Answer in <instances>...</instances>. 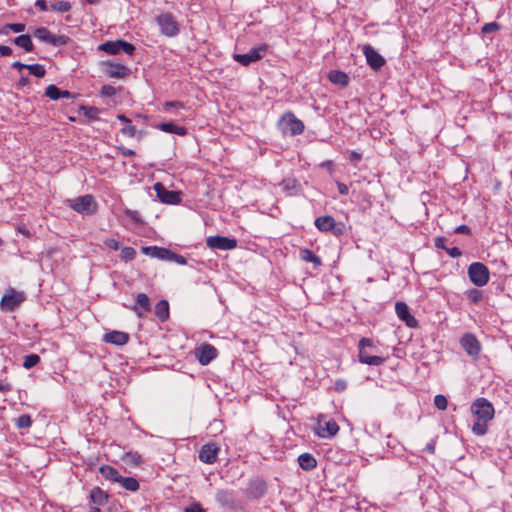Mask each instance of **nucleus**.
<instances>
[{
  "mask_svg": "<svg viewBox=\"0 0 512 512\" xmlns=\"http://www.w3.org/2000/svg\"><path fill=\"white\" fill-rule=\"evenodd\" d=\"M25 301V295L23 292L16 291L13 288H9L3 295L0 301V307L2 311L13 312Z\"/></svg>",
  "mask_w": 512,
  "mask_h": 512,
  "instance_id": "5",
  "label": "nucleus"
},
{
  "mask_svg": "<svg viewBox=\"0 0 512 512\" xmlns=\"http://www.w3.org/2000/svg\"><path fill=\"white\" fill-rule=\"evenodd\" d=\"M268 46L266 44L253 47L249 52L244 54H233V60L243 66H249L251 63L256 62L263 58L267 52Z\"/></svg>",
  "mask_w": 512,
  "mask_h": 512,
  "instance_id": "7",
  "label": "nucleus"
},
{
  "mask_svg": "<svg viewBox=\"0 0 512 512\" xmlns=\"http://www.w3.org/2000/svg\"><path fill=\"white\" fill-rule=\"evenodd\" d=\"M315 226L322 232H330L336 228V222L332 216H320L315 219Z\"/></svg>",
  "mask_w": 512,
  "mask_h": 512,
  "instance_id": "23",
  "label": "nucleus"
},
{
  "mask_svg": "<svg viewBox=\"0 0 512 512\" xmlns=\"http://www.w3.org/2000/svg\"><path fill=\"white\" fill-rule=\"evenodd\" d=\"M154 313L157 318L164 322L169 318V303L166 300H160L154 308Z\"/></svg>",
  "mask_w": 512,
  "mask_h": 512,
  "instance_id": "28",
  "label": "nucleus"
},
{
  "mask_svg": "<svg viewBox=\"0 0 512 512\" xmlns=\"http://www.w3.org/2000/svg\"><path fill=\"white\" fill-rule=\"evenodd\" d=\"M103 341L116 346H123L129 341V334L122 331H111L103 336Z\"/></svg>",
  "mask_w": 512,
  "mask_h": 512,
  "instance_id": "19",
  "label": "nucleus"
},
{
  "mask_svg": "<svg viewBox=\"0 0 512 512\" xmlns=\"http://www.w3.org/2000/svg\"><path fill=\"white\" fill-rule=\"evenodd\" d=\"M206 246L210 249L233 250L237 247V240L225 236H209L206 239Z\"/></svg>",
  "mask_w": 512,
  "mask_h": 512,
  "instance_id": "11",
  "label": "nucleus"
},
{
  "mask_svg": "<svg viewBox=\"0 0 512 512\" xmlns=\"http://www.w3.org/2000/svg\"><path fill=\"white\" fill-rule=\"evenodd\" d=\"M125 214L134 222H141V219L139 217V212L136 211V210H130V209H126L125 210Z\"/></svg>",
  "mask_w": 512,
  "mask_h": 512,
  "instance_id": "54",
  "label": "nucleus"
},
{
  "mask_svg": "<svg viewBox=\"0 0 512 512\" xmlns=\"http://www.w3.org/2000/svg\"><path fill=\"white\" fill-rule=\"evenodd\" d=\"M216 502L223 508L237 510L243 508V503L237 498L234 490L219 489L215 494Z\"/></svg>",
  "mask_w": 512,
  "mask_h": 512,
  "instance_id": "3",
  "label": "nucleus"
},
{
  "mask_svg": "<svg viewBox=\"0 0 512 512\" xmlns=\"http://www.w3.org/2000/svg\"><path fill=\"white\" fill-rule=\"evenodd\" d=\"M454 232L456 234H469L470 228L467 225H460L455 228Z\"/></svg>",
  "mask_w": 512,
  "mask_h": 512,
  "instance_id": "59",
  "label": "nucleus"
},
{
  "mask_svg": "<svg viewBox=\"0 0 512 512\" xmlns=\"http://www.w3.org/2000/svg\"><path fill=\"white\" fill-rule=\"evenodd\" d=\"M158 129H160L163 132L166 133H173L176 135L184 136L187 133V129L183 126H177L173 123H161L157 126Z\"/></svg>",
  "mask_w": 512,
  "mask_h": 512,
  "instance_id": "29",
  "label": "nucleus"
},
{
  "mask_svg": "<svg viewBox=\"0 0 512 512\" xmlns=\"http://www.w3.org/2000/svg\"><path fill=\"white\" fill-rule=\"evenodd\" d=\"M80 110L83 111L84 116L90 121L99 120V109L96 107L81 106Z\"/></svg>",
  "mask_w": 512,
  "mask_h": 512,
  "instance_id": "36",
  "label": "nucleus"
},
{
  "mask_svg": "<svg viewBox=\"0 0 512 512\" xmlns=\"http://www.w3.org/2000/svg\"><path fill=\"white\" fill-rule=\"evenodd\" d=\"M362 159L361 153H358L356 151H351L349 155L350 162L357 164Z\"/></svg>",
  "mask_w": 512,
  "mask_h": 512,
  "instance_id": "58",
  "label": "nucleus"
},
{
  "mask_svg": "<svg viewBox=\"0 0 512 512\" xmlns=\"http://www.w3.org/2000/svg\"><path fill=\"white\" fill-rule=\"evenodd\" d=\"M71 3L68 1H54L51 3V9L55 12L65 13L71 10Z\"/></svg>",
  "mask_w": 512,
  "mask_h": 512,
  "instance_id": "35",
  "label": "nucleus"
},
{
  "mask_svg": "<svg viewBox=\"0 0 512 512\" xmlns=\"http://www.w3.org/2000/svg\"><path fill=\"white\" fill-rule=\"evenodd\" d=\"M104 244L105 246H107L108 248L112 249V250H118L119 247H120V244L119 242L114 239V238H107L105 241H104Z\"/></svg>",
  "mask_w": 512,
  "mask_h": 512,
  "instance_id": "53",
  "label": "nucleus"
},
{
  "mask_svg": "<svg viewBox=\"0 0 512 512\" xmlns=\"http://www.w3.org/2000/svg\"><path fill=\"white\" fill-rule=\"evenodd\" d=\"M120 257L124 261H132L136 257V251L132 247H124L121 249Z\"/></svg>",
  "mask_w": 512,
  "mask_h": 512,
  "instance_id": "41",
  "label": "nucleus"
},
{
  "mask_svg": "<svg viewBox=\"0 0 512 512\" xmlns=\"http://www.w3.org/2000/svg\"><path fill=\"white\" fill-rule=\"evenodd\" d=\"M362 52L373 70L378 71L385 65V59L371 45H364Z\"/></svg>",
  "mask_w": 512,
  "mask_h": 512,
  "instance_id": "13",
  "label": "nucleus"
},
{
  "mask_svg": "<svg viewBox=\"0 0 512 512\" xmlns=\"http://www.w3.org/2000/svg\"><path fill=\"white\" fill-rule=\"evenodd\" d=\"M90 499L96 505H105L108 501V494L100 487H94L90 492Z\"/></svg>",
  "mask_w": 512,
  "mask_h": 512,
  "instance_id": "27",
  "label": "nucleus"
},
{
  "mask_svg": "<svg viewBox=\"0 0 512 512\" xmlns=\"http://www.w3.org/2000/svg\"><path fill=\"white\" fill-rule=\"evenodd\" d=\"M219 448L214 443H208L201 447L199 459L203 463L213 464L217 460Z\"/></svg>",
  "mask_w": 512,
  "mask_h": 512,
  "instance_id": "16",
  "label": "nucleus"
},
{
  "mask_svg": "<svg viewBox=\"0 0 512 512\" xmlns=\"http://www.w3.org/2000/svg\"><path fill=\"white\" fill-rule=\"evenodd\" d=\"M25 28L26 26L23 23H9L4 26L2 33H6L5 30L7 29L12 30L15 33H21L25 30Z\"/></svg>",
  "mask_w": 512,
  "mask_h": 512,
  "instance_id": "44",
  "label": "nucleus"
},
{
  "mask_svg": "<svg viewBox=\"0 0 512 512\" xmlns=\"http://www.w3.org/2000/svg\"><path fill=\"white\" fill-rule=\"evenodd\" d=\"M499 29H500V25L497 22H490V23H486L482 27V32L483 33H491V32L497 31Z\"/></svg>",
  "mask_w": 512,
  "mask_h": 512,
  "instance_id": "52",
  "label": "nucleus"
},
{
  "mask_svg": "<svg viewBox=\"0 0 512 512\" xmlns=\"http://www.w3.org/2000/svg\"><path fill=\"white\" fill-rule=\"evenodd\" d=\"M14 43L23 48L27 52H32L34 50V45L29 35L22 34L14 39Z\"/></svg>",
  "mask_w": 512,
  "mask_h": 512,
  "instance_id": "31",
  "label": "nucleus"
},
{
  "mask_svg": "<svg viewBox=\"0 0 512 512\" xmlns=\"http://www.w3.org/2000/svg\"><path fill=\"white\" fill-rule=\"evenodd\" d=\"M343 231H344V225L336 223V228L332 229L331 232H333L334 235L339 236V235L343 234Z\"/></svg>",
  "mask_w": 512,
  "mask_h": 512,
  "instance_id": "64",
  "label": "nucleus"
},
{
  "mask_svg": "<svg viewBox=\"0 0 512 512\" xmlns=\"http://www.w3.org/2000/svg\"><path fill=\"white\" fill-rule=\"evenodd\" d=\"M282 185L284 190L290 191L296 188V180L295 179H286L283 180Z\"/></svg>",
  "mask_w": 512,
  "mask_h": 512,
  "instance_id": "56",
  "label": "nucleus"
},
{
  "mask_svg": "<svg viewBox=\"0 0 512 512\" xmlns=\"http://www.w3.org/2000/svg\"><path fill=\"white\" fill-rule=\"evenodd\" d=\"M117 89L112 85H103L101 88V95L106 97H112L116 95Z\"/></svg>",
  "mask_w": 512,
  "mask_h": 512,
  "instance_id": "49",
  "label": "nucleus"
},
{
  "mask_svg": "<svg viewBox=\"0 0 512 512\" xmlns=\"http://www.w3.org/2000/svg\"><path fill=\"white\" fill-rule=\"evenodd\" d=\"M280 125L284 133H290L292 136L302 134L305 128L304 123L291 112L282 116Z\"/></svg>",
  "mask_w": 512,
  "mask_h": 512,
  "instance_id": "8",
  "label": "nucleus"
},
{
  "mask_svg": "<svg viewBox=\"0 0 512 512\" xmlns=\"http://www.w3.org/2000/svg\"><path fill=\"white\" fill-rule=\"evenodd\" d=\"M35 6L38 7L41 11H47V1L46 0H36Z\"/></svg>",
  "mask_w": 512,
  "mask_h": 512,
  "instance_id": "62",
  "label": "nucleus"
},
{
  "mask_svg": "<svg viewBox=\"0 0 512 512\" xmlns=\"http://www.w3.org/2000/svg\"><path fill=\"white\" fill-rule=\"evenodd\" d=\"M33 421L29 414H22L16 420V426L19 429H26L31 427Z\"/></svg>",
  "mask_w": 512,
  "mask_h": 512,
  "instance_id": "37",
  "label": "nucleus"
},
{
  "mask_svg": "<svg viewBox=\"0 0 512 512\" xmlns=\"http://www.w3.org/2000/svg\"><path fill=\"white\" fill-rule=\"evenodd\" d=\"M217 349L211 344H203L196 350L198 361L202 365H208L212 360L217 357Z\"/></svg>",
  "mask_w": 512,
  "mask_h": 512,
  "instance_id": "14",
  "label": "nucleus"
},
{
  "mask_svg": "<svg viewBox=\"0 0 512 512\" xmlns=\"http://www.w3.org/2000/svg\"><path fill=\"white\" fill-rule=\"evenodd\" d=\"M467 272L470 281L478 287L486 285L489 281V269L481 262H474L470 264Z\"/></svg>",
  "mask_w": 512,
  "mask_h": 512,
  "instance_id": "4",
  "label": "nucleus"
},
{
  "mask_svg": "<svg viewBox=\"0 0 512 512\" xmlns=\"http://www.w3.org/2000/svg\"><path fill=\"white\" fill-rule=\"evenodd\" d=\"M450 257L457 258L462 255L461 250L458 247L446 248L445 250Z\"/></svg>",
  "mask_w": 512,
  "mask_h": 512,
  "instance_id": "57",
  "label": "nucleus"
},
{
  "mask_svg": "<svg viewBox=\"0 0 512 512\" xmlns=\"http://www.w3.org/2000/svg\"><path fill=\"white\" fill-rule=\"evenodd\" d=\"M170 258H169V261L170 262H175L179 265H186L187 264V260L184 256L180 255V254H177L175 252H173L171 250V253H170Z\"/></svg>",
  "mask_w": 512,
  "mask_h": 512,
  "instance_id": "46",
  "label": "nucleus"
},
{
  "mask_svg": "<svg viewBox=\"0 0 512 512\" xmlns=\"http://www.w3.org/2000/svg\"><path fill=\"white\" fill-rule=\"evenodd\" d=\"M445 242H446L445 238L438 237L435 239V246L439 249L446 250L447 247L445 246Z\"/></svg>",
  "mask_w": 512,
  "mask_h": 512,
  "instance_id": "60",
  "label": "nucleus"
},
{
  "mask_svg": "<svg viewBox=\"0 0 512 512\" xmlns=\"http://www.w3.org/2000/svg\"><path fill=\"white\" fill-rule=\"evenodd\" d=\"M153 188L156 192L158 199L162 203L171 205L180 203L181 197L179 192L166 189L165 186L160 182L155 183Z\"/></svg>",
  "mask_w": 512,
  "mask_h": 512,
  "instance_id": "12",
  "label": "nucleus"
},
{
  "mask_svg": "<svg viewBox=\"0 0 512 512\" xmlns=\"http://www.w3.org/2000/svg\"><path fill=\"white\" fill-rule=\"evenodd\" d=\"M328 79L336 85H340L342 87H345L349 83V77L346 73L340 71V70H331L328 74Z\"/></svg>",
  "mask_w": 512,
  "mask_h": 512,
  "instance_id": "26",
  "label": "nucleus"
},
{
  "mask_svg": "<svg viewBox=\"0 0 512 512\" xmlns=\"http://www.w3.org/2000/svg\"><path fill=\"white\" fill-rule=\"evenodd\" d=\"M184 512H206L199 503H193L184 509Z\"/></svg>",
  "mask_w": 512,
  "mask_h": 512,
  "instance_id": "55",
  "label": "nucleus"
},
{
  "mask_svg": "<svg viewBox=\"0 0 512 512\" xmlns=\"http://www.w3.org/2000/svg\"><path fill=\"white\" fill-rule=\"evenodd\" d=\"M373 343L369 338H362L358 343V359L361 363L370 366H380L385 362V358L380 356L369 355L366 351V347H372Z\"/></svg>",
  "mask_w": 512,
  "mask_h": 512,
  "instance_id": "6",
  "label": "nucleus"
},
{
  "mask_svg": "<svg viewBox=\"0 0 512 512\" xmlns=\"http://www.w3.org/2000/svg\"><path fill=\"white\" fill-rule=\"evenodd\" d=\"M27 69L29 70V73L31 75H34L38 78H42L46 74V70H45L44 66L41 64L28 65Z\"/></svg>",
  "mask_w": 512,
  "mask_h": 512,
  "instance_id": "38",
  "label": "nucleus"
},
{
  "mask_svg": "<svg viewBox=\"0 0 512 512\" xmlns=\"http://www.w3.org/2000/svg\"><path fill=\"white\" fill-rule=\"evenodd\" d=\"M143 254L163 261H169L171 250L159 246H144L141 248Z\"/></svg>",
  "mask_w": 512,
  "mask_h": 512,
  "instance_id": "18",
  "label": "nucleus"
},
{
  "mask_svg": "<svg viewBox=\"0 0 512 512\" xmlns=\"http://www.w3.org/2000/svg\"><path fill=\"white\" fill-rule=\"evenodd\" d=\"M471 412L477 418L472 426V432L476 435L483 436L487 433V423L494 417V407L485 398H477L471 404Z\"/></svg>",
  "mask_w": 512,
  "mask_h": 512,
  "instance_id": "1",
  "label": "nucleus"
},
{
  "mask_svg": "<svg viewBox=\"0 0 512 512\" xmlns=\"http://www.w3.org/2000/svg\"><path fill=\"white\" fill-rule=\"evenodd\" d=\"M118 483L130 492H136L139 489V482L133 477L122 476Z\"/></svg>",
  "mask_w": 512,
  "mask_h": 512,
  "instance_id": "33",
  "label": "nucleus"
},
{
  "mask_svg": "<svg viewBox=\"0 0 512 512\" xmlns=\"http://www.w3.org/2000/svg\"><path fill=\"white\" fill-rule=\"evenodd\" d=\"M120 51H124L128 55H132L135 51V47L129 42L120 40Z\"/></svg>",
  "mask_w": 512,
  "mask_h": 512,
  "instance_id": "48",
  "label": "nucleus"
},
{
  "mask_svg": "<svg viewBox=\"0 0 512 512\" xmlns=\"http://www.w3.org/2000/svg\"><path fill=\"white\" fill-rule=\"evenodd\" d=\"M298 464L305 471H311L317 466L315 457L310 453H302L298 456Z\"/></svg>",
  "mask_w": 512,
  "mask_h": 512,
  "instance_id": "24",
  "label": "nucleus"
},
{
  "mask_svg": "<svg viewBox=\"0 0 512 512\" xmlns=\"http://www.w3.org/2000/svg\"><path fill=\"white\" fill-rule=\"evenodd\" d=\"M0 54L2 56H10L12 54V49L9 46L0 45Z\"/></svg>",
  "mask_w": 512,
  "mask_h": 512,
  "instance_id": "61",
  "label": "nucleus"
},
{
  "mask_svg": "<svg viewBox=\"0 0 512 512\" xmlns=\"http://www.w3.org/2000/svg\"><path fill=\"white\" fill-rule=\"evenodd\" d=\"M172 108H184V104L180 101H168L163 105V109L166 112L170 111Z\"/></svg>",
  "mask_w": 512,
  "mask_h": 512,
  "instance_id": "51",
  "label": "nucleus"
},
{
  "mask_svg": "<svg viewBox=\"0 0 512 512\" xmlns=\"http://www.w3.org/2000/svg\"><path fill=\"white\" fill-rule=\"evenodd\" d=\"M299 257L302 261L311 262L316 267L320 266L322 264L320 257L315 255L310 249H307V248L300 249Z\"/></svg>",
  "mask_w": 512,
  "mask_h": 512,
  "instance_id": "30",
  "label": "nucleus"
},
{
  "mask_svg": "<svg viewBox=\"0 0 512 512\" xmlns=\"http://www.w3.org/2000/svg\"><path fill=\"white\" fill-rule=\"evenodd\" d=\"M61 90L55 85H49L45 90V95L49 97L51 100L60 99Z\"/></svg>",
  "mask_w": 512,
  "mask_h": 512,
  "instance_id": "42",
  "label": "nucleus"
},
{
  "mask_svg": "<svg viewBox=\"0 0 512 512\" xmlns=\"http://www.w3.org/2000/svg\"><path fill=\"white\" fill-rule=\"evenodd\" d=\"M66 202L70 208L82 215H91L97 209V203L90 194L79 196L75 199H69Z\"/></svg>",
  "mask_w": 512,
  "mask_h": 512,
  "instance_id": "2",
  "label": "nucleus"
},
{
  "mask_svg": "<svg viewBox=\"0 0 512 512\" xmlns=\"http://www.w3.org/2000/svg\"><path fill=\"white\" fill-rule=\"evenodd\" d=\"M395 311L400 320L405 322V324L410 328H415L418 326V321L414 316L411 315L409 308L404 302H397L395 304Z\"/></svg>",
  "mask_w": 512,
  "mask_h": 512,
  "instance_id": "15",
  "label": "nucleus"
},
{
  "mask_svg": "<svg viewBox=\"0 0 512 512\" xmlns=\"http://www.w3.org/2000/svg\"><path fill=\"white\" fill-rule=\"evenodd\" d=\"M130 73V69L122 64L108 63L106 68V74L110 78L123 79L126 78Z\"/></svg>",
  "mask_w": 512,
  "mask_h": 512,
  "instance_id": "20",
  "label": "nucleus"
},
{
  "mask_svg": "<svg viewBox=\"0 0 512 512\" xmlns=\"http://www.w3.org/2000/svg\"><path fill=\"white\" fill-rule=\"evenodd\" d=\"M434 404L439 410H445L448 405V401L444 395H436L434 398Z\"/></svg>",
  "mask_w": 512,
  "mask_h": 512,
  "instance_id": "45",
  "label": "nucleus"
},
{
  "mask_svg": "<svg viewBox=\"0 0 512 512\" xmlns=\"http://www.w3.org/2000/svg\"><path fill=\"white\" fill-rule=\"evenodd\" d=\"M40 362V357L37 354H29L24 358L23 367L31 369Z\"/></svg>",
  "mask_w": 512,
  "mask_h": 512,
  "instance_id": "40",
  "label": "nucleus"
},
{
  "mask_svg": "<svg viewBox=\"0 0 512 512\" xmlns=\"http://www.w3.org/2000/svg\"><path fill=\"white\" fill-rule=\"evenodd\" d=\"M68 38L64 35H53L51 45L53 46H62L67 43Z\"/></svg>",
  "mask_w": 512,
  "mask_h": 512,
  "instance_id": "50",
  "label": "nucleus"
},
{
  "mask_svg": "<svg viewBox=\"0 0 512 512\" xmlns=\"http://www.w3.org/2000/svg\"><path fill=\"white\" fill-rule=\"evenodd\" d=\"M460 345L465 352L474 360H477L481 353V343L472 333H465L460 338Z\"/></svg>",
  "mask_w": 512,
  "mask_h": 512,
  "instance_id": "10",
  "label": "nucleus"
},
{
  "mask_svg": "<svg viewBox=\"0 0 512 512\" xmlns=\"http://www.w3.org/2000/svg\"><path fill=\"white\" fill-rule=\"evenodd\" d=\"M436 444L434 441H431L427 443L426 447L424 448V451H427L430 454H433L435 452Z\"/></svg>",
  "mask_w": 512,
  "mask_h": 512,
  "instance_id": "63",
  "label": "nucleus"
},
{
  "mask_svg": "<svg viewBox=\"0 0 512 512\" xmlns=\"http://www.w3.org/2000/svg\"><path fill=\"white\" fill-rule=\"evenodd\" d=\"M99 50L104 51L110 55H115L120 52V40L107 41L99 46Z\"/></svg>",
  "mask_w": 512,
  "mask_h": 512,
  "instance_id": "32",
  "label": "nucleus"
},
{
  "mask_svg": "<svg viewBox=\"0 0 512 512\" xmlns=\"http://www.w3.org/2000/svg\"><path fill=\"white\" fill-rule=\"evenodd\" d=\"M121 133L124 135V136H127V137H134L137 133V129L134 125H131V123L127 124L125 127H123L121 129Z\"/></svg>",
  "mask_w": 512,
  "mask_h": 512,
  "instance_id": "47",
  "label": "nucleus"
},
{
  "mask_svg": "<svg viewBox=\"0 0 512 512\" xmlns=\"http://www.w3.org/2000/svg\"><path fill=\"white\" fill-rule=\"evenodd\" d=\"M123 460L126 463L137 466L141 463V456L138 453L129 452V453L125 454V456L123 457Z\"/></svg>",
  "mask_w": 512,
  "mask_h": 512,
  "instance_id": "43",
  "label": "nucleus"
},
{
  "mask_svg": "<svg viewBox=\"0 0 512 512\" xmlns=\"http://www.w3.org/2000/svg\"><path fill=\"white\" fill-rule=\"evenodd\" d=\"M156 21L160 27L161 32L166 36L173 37L179 33L178 23L171 13L167 12L159 15L156 18Z\"/></svg>",
  "mask_w": 512,
  "mask_h": 512,
  "instance_id": "9",
  "label": "nucleus"
},
{
  "mask_svg": "<svg viewBox=\"0 0 512 512\" xmlns=\"http://www.w3.org/2000/svg\"><path fill=\"white\" fill-rule=\"evenodd\" d=\"M266 492V482L261 479L252 480L247 488V496L251 499L261 498L266 494Z\"/></svg>",
  "mask_w": 512,
  "mask_h": 512,
  "instance_id": "17",
  "label": "nucleus"
},
{
  "mask_svg": "<svg viewBox=\"0 0 512 512\" xmlns=\"http://www.w3.org/2000/svg\"><path fill=\"white\" fill-rule=\"evenodd\" d=\"M131 309L141 317L143 312L150 311L151 303L149 297L145 293H139L136 297V304Z\"/></svg>",
  "mask_w": 512,
  "mask_h": 512,
  "instance_id": "22",
  "label": "nucleus"
},
{
  "mask_svg": "<svg viewBox=\"0 0 512 512\" xmlns=\"http://www.w3.org/2000/svg\"><path fill=\"white\" fill-rule=\"evenodd\" d=\"M339 431L338 424L331 420L324 422L323 424L319 423L317 435L321 438H331L335 436Z\"/></svg>",
  "mask_w": 512,
  "mask_h": 512,
  "instance_id": "21",
  "label": "nucleus"
},
{
  "mask_svg": "<svg viewBox=\"0 0 512 512\" xmlns=\"http://www.w3.org/2000/svg\"><path fill=\"white\" fill-rule=\"evenodd\" d=\"M467 298L473 303H479L483 299L482 291L472 288L466 291Z\"/></svg>",
  "mask_w": 512,
  "mask_h": 512,
  "instance_id": "39",
  "label": "nucleus"
},
{
  "mask_svg": "<svg viewBox=\"0 0 512 512\" xmlns=\"http://www.w3.org/2000/svg\"><path fill=\"white\" fill-rule=\"evenodd\" d=\"M99 472L101 473V475L106 479V480H109V481H112V482H116L118 483L119 480L121 479V475L120 473L118 472V470H116L114 467L110 466V465H102L100 468H99Z\"/></svg>",
  "mask_w": 512,
  "mask_h": 512,
  "instance_id": "25",
  "label": "nucleus"
},
{
  "mask_svg": "<svg viewBox=\"0 0 512 512\" xmlns=\"http://www.w3.org/2000/svg\"><path fill=\"white\" fill-rule=\"evenodd\" d=\"M53 35L47 28L45 27H40V28H37L34 32V36L39 39L40 41L42 42H45V43H48V44H51V41H52V38H53Z\"/></svg>",
  "mask_w": 512,
  "mask_h": 512,
  "instance_id": "34",
  "label": "nucleus"
}]
</instances>
